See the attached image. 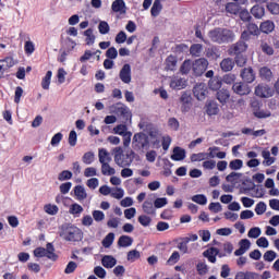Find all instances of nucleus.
I'll list each match as a JSON object with an SVG mask.
<instances>
[{
	"mask_svg": "<svg viewBox=\"0 0 279 279\" xmlns=\"http://www.w3.org/2000/svg\"><path fill=\"white\" fill-rule=\"evenodd\" d=\"M208 38L211 43H217L218 45L232 43V40H234V32L228 28L218 27L208 32Z\"/></svg>",
	"mask_w": 279,
	"mask_h": 279,
	"instance_id": "nucleus-1",
	"label": "nucleus"
},
{
	"mask_svg": "<svg viewBox=\"0 0 279 279\" xmlns=\"http://www.w3.org/2000/svg\"><path fill=\"white\" fill-rule=\"evenodd\" d=\"M60 236L65 241H82L84 233L75 226L64 225L61 227Z\"/></svg>",
	"mask_w": 279,
	"mask_h": 279,
	"instance_id": "nucleus-2",
	"label": "nucleus"
},
{
	"mask_svg": "<svg viewBox=\"0 0 279 279\" xmlns=\"http://www.w3.org/2000/svg\"><path fill=\"white\" fill-rule=\"evenodd\" d=\"M132 148L134 151L145 154L149 149V136L145 133H136L133 136Z\"/></svg>",
	"mask_w": 279,
	"mask_h": 279,
	"instance_id": "nucleus-3",
	"label": "nucleus"
},
{
	"mask_svg": "<svg viewBox=\"0 0 279 279\" xmlns=\"http://www.w3.org/2000/svg\"><path fill=\"white\" fill-rule=\"evenodd\" d=\"M34 256L36 258H49V260H58V255H56V248L53 244L48 243L45 247H37L34 250Z\"/></svg>",
	"mask_w": 279,
	"mask_h": 279,
	"instance_id": "nucleus-4",
	"label": "nucleus"
},
{
	"mask_svg": "<svg viewBox=\"0 0 279 279\" xmlns=\"http://www.w3.org/2000/svg\"><path fill=\"white\" fill-rule=\"evenodd\" d=\"M135 153L134 150H129L126 153H122L121 155H114V162L118 167L125 168L130 167L132 162H134L135 158Z\"/></svg>",
	"mask_w": 279,
	"mask_h": 279,
	"instance_id": "nucleus-5",
	"label": "nucleus"
},
{
	"mask_svg": "<svg viewBox=\"0 0 279 279\" xmlns=\"http://www.w3.org/2000/svg\"><path fill=\"white\" fill-rule=\"evenodd\" d=\"M208 151L192 154L190 157L191 162H203V160H208V158H215V151H219V147H209Z\"/></svg>",
	"mask_w": 279,
	"mask_h": 279,
	"instance_id": "nucleus-6",
	"label": "nucleus"
},
{
	"mask_svg": "<svg viewBox=\"0 0 279 279\" xmlns=\"http://www.w3.org/2000/svg\"><path fill=\"white\" fill-rule=\"evenodd\" d=\"M206 69H208V60L205 58L196 59L192 62V71L197 77L204 75V73H206Z\"/></svg>",
	"mask_w": 279,
	"mask_h": 279,
	"instance_id": "nucleus-7",
	"label": "nucleus"
},
{
	"mask_svg": "<svg viewBox=\"0 0 279 279\" xmlns=\"http://www.w3.org/2000/svg\"><path fill=\"white\" fill-rule=\"evenodd\" d=\"M255 95L262 99H268L269 97H274V89L268 85L259 84L255 87Z\"/></svg>",
	"mask_w": 279,
	"mask_h": 279,
	"instance_id": "nucleus-8",
	"label": "nucleus"
},
{
	"mask_svg": "<svg viewBox=\"0 0 279 279\" xmlns=\"http://www.w3.org/2000/svg\"><path fill=\"white\" fill-rule=\"evenodd\" d=\"M203 256L208 259L209 263H217V256H219V258H223V256H226V254L220 253L219 248L217 247H209L206 251L203 252Z\"/></svg>",
	"mask_w": 279,
	"mask_h": 279,
	"instance_id": "nucleus-9",
	"label": "nucleus"
},
{
	"mask_svg": "<svg viewBox=\"0 0 279 279\" xmlns=\"http://www.w3.org/2000/svg\"><path fill=\"white\" fill-rule=\"evenodd\" d=\"M232 90H233V93H235V95H240L243 97V96L250 95V93H252V87H250V85L246 83L239 82V83L233 84Z\"/></svg>",
	"mask_w": 279,
	"mask_h": 279,
	"instance_id": "nucleus-10",
	"label": "nucleus"
},
{
	"mask_svg": "<svg viewBox=\"0 0 279 279\" xmlns=\"http://www.w3.org/2000/svg\"><path fill=\"white\" fill-rule=\"evenodd\" d=\"M194 97L198 99V101H204L206 99V95H208V87L205 83L196 84L193 89Z\"/></svg>",
	"mask_w": 279,
	"mask_h": 279,
	"instance_id": "nucleus-11",
	"label": "nucleus"
},
{
	"mask_svg": "<svg viewBox=\"0 0 279 279\" xmlns=\"http://www.w3.org/2000/svg\"><path fill=\"white\" fill-rule=\"evenodd\" d=\"M119 77L123 84H130L132 82V66L125 63L120 70Z\"/></svg>",
	"mask_w": 279,
	"mask_h": 279,
	"instance_id": "nucleus-12",
	"label": "nucleus"
},
{
	"mask_svg": "<svg viewBox=\"0 0 279 279\" xmlns=\"http://www.w3.org/2000/svg\"><path fill=\"white\" fill-rule=\"evenodd\" d=\"M243 51H247V46L244 41H238L236 44L232 45L229 49L230 56H241Z\"/></svg>",
	"mask_w": 279,
	"mask_h": 279,
	"instance_id": "nucleus-13",
	"label": "nucleus"
},
{
	"mask_svg": "<svg viewBox=\"0 0 279 279\" xmlns=\"http://www.w3.org/2000/svg\"><path fill=\"white\" fill-rule=\"evenodd\" d=\"M14 66V59L11 57H7L5 59L0 60V80L3 77V74L8 69H12Z\"/></svg>",
	"mask_w": 279,
	"mask_h": 279,
	"instance_id": "nucleus-14",
	"label": "nucleus"
},
{
	"mask_svg": "<svg viewBox=\"0 0 279 279\" xmlns=\"http://www.w3.org/2000/svg\"><path fill=\"white\" fill-rule=\"evenodd\" d=\"M241 77L246 84H252L256 80V74L252 68H245L241 72Z\"/></svg>",
	"mask_w": 279,
	"mask_h": 279,
	"instance_id": "nucleus-15",
	"label": "nucleus"
},
{
	"mask_svg": "<svg viewBox=\"0 0 279 279\" xmlns=\"http://www.w3.org/2000/svg\"><path fill=\"white\" fill-rule=\"evenodd\" d=\"M205 108L208 117L219 114V105L215 100H207Z\"/></svg>",
	"mask_w": 279,
	"mask_h": 279,
	"instance_id": "nucleus-16",
	"label": "nucleus"
},
{
	"mask_svg": "<svg viewBox=\"0 0 279 279\" xmlns=\"http://www.w3.org/2000/svg\"><path fill=\"white\" fill-rule=\"evenodd\" d=\"M98 160L100 165L112 162V156L106 148H99L98 150Z\"/></svg>",
	"mask_w": 279,
	"mask_h": 279,
	"instance_id": "nucleus-17",
	"label": "nucleus"
},
{
	"mask_svg": "<svg viewBox=\"0 0 279 279\" xmlns=\"http://www.w3.org/2000/svg\"><path fill=\"white\" fill-rule=\"evenodd\" d=\"M186 158V150L180 146L173 148V154L171 155V160L180 162Z\"/></svg>",
	"mask_w": 279,
	"mask_h": 279,
	"instance_id": "nucleus-18",
	"label": "nucleus"
},
{
	"mask_svg": "<svg viewBox=\"0 0 279 279\" xmlns=\"http://www.w3.org/2000/svg\"><path fill=\"white\" fill-rule=\"evenodd\" d=\"M239 245L240 247L234 252V256H243V254H245V252L252 247V242H250L247 239H243L240 241Z\"/></svg>",
	"mask_w": 279,
	"mask_h": 279,
	"instance_id": "nucleus-19",
	"label": "nucleus"
},
{
	"mask_svg": "<svg viewBox=\"0 0 279 279\" xmlns=\"http://www.w3.org/2000/svg\"><path fill=\"white\" fill-rule=\"evenodd\" d=\"M143 211L146 215H156V206L154 205V199L148 198L142 205Z\"/></svg>",
	"mask_w": 279,
	"mask_h": 279,
	"instance_id": "nucleus-20",
	"label": "nucleus"
},
{
	"mask_svg": "<svg viewBox=\"0 0 279 279\" xmlns=\"http://www.w3.org/2000/svg\"><path fill=\"white\" fill-rule=\"evenodd\" d=\"M111 10L113 12H119L120 14H125L128 8L125 7V1L114 0L111 4Z\"/></svg>",
	"mask_w": 279,
	"mask_h": 279,
	"instance_id": "nucleus-21",
	"label": "nucleus"
},
{
	"mask_svg": "<svg viewBox=\"0 0 279 279\" xmlns=\"http://www.w3.org/2000/svg\"><path fill=\"white\" fill-rule=\"evenodd\" d=\"M74 195L78 202H84L88 194L86 193V189L83 185H76L74 187Z\"/></svg>",
	"mask_w": 279,
	"mask_h": 279,
	"instance_id": "nucleus-22",
	"label": "nucleus"
},
{
	"mask_svg": "<svg viewBox=\"0 0 279 279\" xmlns=\"http://www.w3.org/2000/svg\"><path fill=\"white\" fill-rule=\"evenodd\" d=\"M101 265L106 267V269H112L114 265H117V258L112 255H105L101 259Z\"/></svg>",
	"mask_w": 279,
	"mask_h": 279,
	"instance_id": "nucleus-23",
	"label": "nucleus"
},
{
	"mask_svg": "<svg viewBox=\"0 0 279 279\" xmlns=\"http://www.w3.org/2000/svg\"><path fill=\"white\" fill-rule=\"evenodd\" d=\"M220 69L225 73H228L229 71H232L234 69V60L230 58H226L220 62Z\"/></svg>",
	"mask_w": 279,
	"mask_h": 279,
	"instance_id": "nucleus-24",
	"label": "nucleus"
},
{
	"mask_svg": "<svg viewBox=\"0 0 279 279\" xmlns=\"http://www.w3.org/2000/svg\"><path fill=\"white\" fill-rule=\"evenodd\" d=\"M170 87L174 90H182V88H186V80L184 78H173L170 82Z\"/></svg>",
	"mask_w": 279,
	"mask_h": 279,
	"instance_id": "nucleus-25",
	"label": "nucleus"
},
{
	"mask_svg": "<svg viewBox=\"0 0 279 279\" xmlns=\"http://www.w3.org/2000/svg\"><path fill=\"white\" fill-rule=\"evenodd\" d=\"M262 157L264 158V167H271V165L276 162V157H271V153L269 150H263Z\"/></svg>",
	"mask_w": 279,
	"mask_h": 279,
	"instance_id": "nucleus-26",
	"label": "nucleus"
},
{
	"mask_svg": "<svg viewBox=\"0 0 279 279\" xmlns=\"http://www.w3.org/2000/svg\"><path fill=\"white\" fill-rule=\"evenodd\" d=\"M259 29L264 34H271V32H274V29H276V24H274L272 21L268 20L260 24Z\"/></svg>",
	"mask_w": 279,
	"mask_h": 279,
	"instance_id": "nucleus-27",
	"label": "nucleus"
},
{
	"mask_svg": "<svg viewBox=\"0 0 279 279\" xmlns=\"http://www.w3.org/2000/svg\"><path fill=\"white\" fill-rule=\"evenodd\" d=\"M259 77L262 80H265L266 82H271V78L274 77V73L269 68L264 66V68H260L259 70Z\"/></svg>",
	"mask_w": 279,
	"mask_h": 279,
	"instance_id": "nucleus-28",
	"label": "nucleus"
},
{
	"mask_svg": "<svg viewBox=\"0 0 279 279\" xmlns=\"http://www.w3.org/2000/svg\"><path fill=\"white\" fill-rule=\"evenodd\" d=\"M134 243V239L129 235H121L118 240V245L120 247H130Z\"/></svg>",
	"mask_w": 279,
	"mask_h": 279,
	"instance_id": "nucleus-29",
	"label": "nucleus"
},
{
	"mask_svg": "<svg viewBox=\"0 0 279 279\" xmlns=\"http://www.w3.org/2000/svg\"><path fill=\"white\" fill-rule=\"evenodd\" d=\"M69 213L74 217H80L84 213V207L77 203H74L70 206Z\"/></svg>",
	"mask_w": 279,
	"mask_h": 279,
	"instance_id": "nucleus-30",
	"label": "nucleus"
},
{
	"mask_svg": "<svg viewBox=\"0 0 279 279\" xmlns=\"http://www.w3.org/2000/svg\"><path fill=\"white\" fill-rule=\"evenodd\" d=\"M162 12V2L161 0H155L150 9L151 16L156 17Z\"/></svg>",
	"mask_w": 279,
	"mask_h": 279,
	"instance_id": "nucleus-31",
	"label": "nucleus"
},
{
	"mask_svg": "<svg viewBox=\"0 0 279 279\" xmlns=\"http://www.w3.org/2000/svg\"><path fill=\"white\" fill-rule=\"evenodd\" d=\"M216 97L220 104H228V99H230V92H228V89H220L217 92Z\"/></svg>",
	"mask_w": 279,
	"mask_h": 279,
	"instance_id": "nucleus-32",
	"label": "nucleus"
},
{
	"mask_svg": "<svg viewBox=\"0 0 279 279\" xmlns=\"http://www.w3.org/2000/svg\"><path fill=\"white\" fill-rule=\"evenodd\" d=\"M251 14H253V16L255 19H263V16H265V8L260 7V5H254L251 9Z\"/></svg>",
	"mask_w": 279,
	"mask_h": 279,
	"instance_id": "nucleus-33",
	"label": "nucleus"
},
{
	"mask_svg": "<svg viewBox=\"0 0 279 279\" xmlns=\"http://www.w3.org/2000/svg\"><path fill=\"white\" fill-rule=\"evenodd\" d=\"M202 51H204V47L201 44H194L190 48V53L194 58H199V56H202Z\"/></svg>",
	"mask_w": 279,
	"mask_h": 279,
	"instance_id": "nucleus-34",
	"label": "nucleus"
},
{
	"mask_svg": "<svg viewBox=\"0 0 279 279\" xmlns=\"http://www.w3.org/2000/svg\"><path fill=\"white\" fill-rule=\"evenodd\" d=\"M235 279H260V275L256 272H238Z\"/></svg>",
	"mask_w": 279,
	"mask_h": 279,
	"instance_id": "nucleus-35",
	"label": "nucleus"
},
{
	"mask_svg": "<svg viewBox=\"0 0 279 279\" xmlns=\"http://www.w3.org/2000/svg\"><path fill=\"white\" fill-rule=\"evenodd\" d=\"M100 171L102 175H114L117 173V170L110 163H101Z\"/></svg>",
	"mask_w": 279,
	"mask_h": 279,
	"instance_id": "nucleus-36",
	"label": "nucleus"
},
{
	"mask_svg": "<svg viewBox=\"0 0 279 279\" xmlns=\"http://www.w3.org/2000/svg\"><path fill=\"white\" fill-rule=\"evenodd\" d=\"M192 202L199 204V206H206V204H208V198L204 194H196L192 196Z\"/></svg>",
	"mask_w": 279,
	"mask_h": 279,
	"instance_id": "nucleus-37",
	"label": "nucleus"
},
{
	"mask_svg": "<svg viewBox=\"0 0 279 279\" xmlns=\"http://www.w3.org/2000/svg\"><path fill=\"white\" fill-rule=\"evenodd\" d=\"M83 35L85 36L86 45H95V34H93V28L86 29Z\"/></svg>",
	"mask_w": 279,
	"mask_h": 279,
	"instance_id": "nucleus-38",
	"label": "nucleus"
},
{
	"mask_svg": "<svg viewBox=\"0 0 279 279\" xmlns=\"http://www.w3.org/2000/svg\"><path fill=\"white\" fill-rule=\"evenodd\" d=\"M53 75V72L48 71L45 75V77L41 81V87L44 90H49V86L51 85V76Z\"/></svg>",
	"mask_w": 279,
	"mask_h": 279,
	"instance_id": "nucleus-39",
	"label": "nucleus"
},
{
	"mask_svg": "<svg viewBox=\"0 0 279 279\" xmlns=\"http://www.w3.org/2000/svg\"><path fill=\"white\" fill-rule=\"evenodd\" d=\"M208 86L210 90H219V88L222 86V81L220 77H214L209 81Z\"/></svg>",
	"mask_w": 279,
	"mask_h": 279,
	"instance_id": "nucleus-40",
	"label": "nucleus"
},
{
	"mask_svg": "<svg viewBox=\"0 0 279 279\" xmlns=\"http://www.w3.org/2000/svg\"><path fill=\"white\" fill-rule=\"evenodd\" d=\"M178 64V60L173 56H169L166 60V69L168 71H175V66Z\"/></svg>",
	"mask_w": 279,
	"mask_h": 279,
	"instance_id": "nucleus-41",
	"label": "nucleus"
},
{
	"mask_svg": "<svg viewBox=\"0 0 279 279\" xmlns=\"http://www.w3.org/2000/svg\"><path fill=\"white\" fill-rule=\"evenodd\" d=\"M253 114L257 119H267L268 117H271V111L263 110V109H254Z\"/></svg>",
	"mask_w": 279,
	"mask_h": 279,
	"instance_id": "nucleus-42",
	"label": "nucleus"
},
{
	"mask_svg": "<svg viewBox=\"0 0 279 279\" xmlns=\"http://www.w3.org/2000/svg\"><path fill=\"white\" fill-rule=\"evenodd\" d=\"M191 69L193 70V62L191 60H185L182 63L180 71L183 75H187V73H191Z\"/></svg>",
	"mask_w": 279,
	"mask_h": 279,
	"instance_id": "nucleus-43",
	"label": "nucleus"
},
{
	"mask_svg": "<svg viewBox=\"0 0 279 279\" xmlns=\"http://www.w3.org/2000/svg\"><path fill=\"white\" fill-rule=\"evenodd\" d=\"M177 247L182 254H191V251L189 250V242L184 238L178 243Z\"/></svg>",
	"mask_w": 279,
	"mask_h": 279,
	"instance_id": "nucleus-44",
	"label": "nucleus"
},
{
	"mask_svg": "<svg viewBox=\"0 0 279 279\" xmlns=\"http://www.w3.org/2000/svg\"><path fill=\"white\" fill-rule=\"evenodd\" d=\"M125 195V191L121 187L111 189V197L114 199H123V196Z\"/></svg>",
	"mask_w": 279,
	"mask_h": 279,
	"instance_id": "nucleus-45",
	"label": "nucleus"
},
{
	"mask_svg": "<svg viewBox=\"0 0 279 279\" xmlns=\"http://www.w3.org/2000/svg\"><path fill=\"white\" fill-rule=\"evenodd\" d=\"M229 169H231L232 171H239V169H243V160L241 159L231 160L229 163Z\"/></svg>",
	"mask_w": 279,
	"mask_h": 279,
	"instance_id": "nucleus-46",
	"label": "nucleus"
},
{
	"mask_svg": "<svg viewBox=\"0 0 279 279\" xmlns=\"http://www.w3.org/2000/svg\"><path fill=\"white\" fill-rule=\"evenodd\" d=\"M82 160L85 165H93V162H95V153L93 151L85 153L83 155Z\"/></svg>",
	"mask_w": 279,
	"mask_h": 279,
	"instance_id": "nucleus-47",
	"label": "nucleus"
},
{
	"mask_svg": "<svg viewBox=\"0 0 279 279\" xmlns=\"http://www.w3.org/2000/svg\"><path fill=\"white\" fill-rule=\"evenodd\" d=\"M196 269H197L199 276H206V274H208L209 268L205 262H199L196 265Z\"/></svg>",
	"mask_w": 279,
	"mask_h": 279,
	"instance_id": "nucleus-48",
	"label": "nucleus"
},
{
	"mask_svg": "<svg viewBox=\"0 0 279 279\" xmlns=\"http://www.w3.org/2000/svg\"><path fill=\"white\" fill-rule=\"evenodd\" d=\"M114 134H119V136H125V134H129L128 126L124 124H119L116 128H113Z\"/></svg>",
	"mask_w": 279,
	"mask_h": 279,
	"instance_id": "nucleus-49",
	"label": "nucleus"
},
{
	"mask_svg": "<svg viewBox=\"0 0 279 279\" xmlns=\"http://www.w3.org/2000/svg\"><path fill=\"white\" fill-rule=\"evenodd\" d=\"M98 32L102 35L109 34L110 32V25L106 21H100L98 24Z\"/></svg>",
	"mask_w": 279,
	"mask_h": 279,
	"instance_id": "nucleus-50",
	"label": "nucleus"
},
{
	"mask_svg": "<svg viewBox=\"0 0 279 279\" xmlns=\"http://www.w3.org/2000/svg\"><path fill=\"white\" fill-rule=\"evenodd\" d=\"M240 179H241V173L239 172H231L226 178L227 182H230L231 184H236V182H239Z\"/></svg>",
	"mask_w": 279,
	"mask_h": 279,
	"instance_id": "nucleus-51",
	"label": "nucleus"
},
{
	"mask_svg": "<svg viewBox=\"0 0 279 279\" xmlns=\"http://www.w3.org/2000/svg\"><path fill=\"white\" fill-rule=\"evenodd\" d=\"M112 243H114V233H109L105 236V239L102 240V245L108 248L112 245Z\"/></svg>",
	"mask_w": 279,
	"mask_h": 279,
	"instance_id": "nucleus-52",
	"label": "nucleus"
},
{
	"mask_svg": "<svg viewBox=\"0 0 279 279\" xmlns=\"http://www.w3.org/2000/svg\"><path fill=\"white\" fill-rule=\"evenodd\" d=\"M44 210L45 213H47V215H56L60 209L58 208L57 205H51V204H47L44 206Z\"/></svg>",
	"mask_w": 279,
	"mask_h": 279,
	"instance_id": "nucleus-53",
	"label": "nucleus"
},
{
	"mask_svg": "<svg viewBox=\"0 0 279 279\" xmlns=\"http://www.w3.org/2000/svg\"><path fill=\"white\" fill-rule=\"evenodd\" d=\"M226 10L229 14H239V4L234 3V2H229L226 5Z\"/></svg>",
	"mask_w": 279,
	"mask_h": 279,
	"instance_id": "nucleus-54",
	"label": "nucleus"
},
{
	"mask_svg": "<svg viewBox=\"0 0 279 279\" xmlns=\"http://www.w3.org/2000/svg\"><path fill=\"white\" fill-rule=\"evenodd\" d=\"M153 203L155 208H165V206L169 204V201L167 199V197H160V198H156Z\"/></svg>",
	"mask_w": 279,
	"mask_h": 279,
	"instance_id": "nucleus-55",
	"label": "nucleus"
},
{
	"mask_svg": "<svg viewBox=\"0 0 279 279\" xmlns=\"http://www.w3.org/2000/svg\"><path fill=\"white\" fill-rule=\"evenodd\" d=\"M140 258H141V252H138L137 250H132L128 253V260H130L131 263H134Z\"/></svg>",
	"mask_w": 279,
	"mask_h": 279,
	"instance_id": "nucleus-56",
	"label": "nucleus"
},
{
	"mask_svg": "<svg viewBox=\"0 0 279 279\" xmlns=\"http://www.w3.org/2000/svg\"><path fill=\"white\" fill-rule=\"evenodd\" d=\"M260 234H262L260 228L254 227V228L250 229L247 236H248V239H258V236H260Z\"/></svg>",
	"mask_w": 279,
	"mask_h": 279,
	"instance_id": "nucleus-57",
	"label": "nucleus"
},
{
	"mask_svg": "<svg viewBox=\"0 0 279 279\" xmlns=\"http://www.w3.org/2000/svg\"><path fill=\"white\" fill-rule=\"evenodd\" d=\"M215 167H217V161L209 159L203 162V169H206L208 171H213V169H215Z\"/></svg>",
	"mask_w": 279,
	"mask_h": 279,
	"instance_id": "nucleus-58",
	"label": "nucleus"
},
{
	"mask_svg": "<svg viewBox=\"0 0 279 279\" xmlns=\"http://www.w3.org/2000/svg\"><path fill=\"white\" fill-rule=\"evenodd\" d=\"M57 77L59 84H64V82L66 81V71L64 70V68H60L58 70Z\"/></svg>",
	"mask_w": 279,
	"mask_h": 279,
	"instance_id": "nucleus-59",
	"label": "nucleus"
},
{
	"mask_svg": "<svg viewBox=\"0 0 279 279\" xmlns=\"http://www.w3.org/2000/svg\"><path fill=\"white\" fill-rule=\"evenodd\" d=\"M267 210V204H265L264 202H259L256 206H255V213L256 215H265V211Z\"/></svg>",
	"mask_w": 279,
	"mask_h": 279,
	"instance_id": "nucleus-60",
	"label": "nucleus"
},
{
	"mask_svg": "<svg viewBox=\"0 0 279 279\" xmlns=\"http://www.w3.org/2000/svg\"><path fill=\"white\" fill-rule=\"evenodd\" d=\"M180 260V253L178 251H174L169 259L167 260L168 265H175Z\"/></svg>",
	"mask_w": 279,
	"mask_h": 279,
	"instance_id": "nucleus-61",
	"label": "nucleus"
},
{
	"mask_svg": "<svg viewBox=\"0 0 279 279\" xmlns=\"http://www.w3.org/2000/svg\"><path fill=\"white\" fill-rule=\"evenodd\" d=\"M198 236H201V239H202V241H204V243H208V241H210V231L199 230Z\"/></svg>",
	"mask_w": 279,
	"mask_h": 279,
	"instance_id": "nucleus-62",
	"label": "nucleus"
},
{
	"mask_svg": "<svg viewBox=\"0 0 279 279\" xmlns=\"http://www.w3.org/2000/svg\"><path fill=\"white\" fill-rule=\"evenodd\" d=\"M86 184H87L88 189H92L93 191H95V189H97V186H99V179H97V178L88 179Z\"/></svg>",
	"mask_w": 279,
	"mask_h": 279,
	"instance_id": "nucleus-63",
	"label": "nucleus"
},
{
	"mask_svg": "<svg viewBox=\"0 0 279 279\" xmlns=\"http://www.w3.org/2000/svg\"><path fill=\"white\" fill-rule=\"evenodd\" d=\"M267 9L270 11V14H279V4L276 2H270Z\"/></svg>",
	"mask_w": 279,
	"mask_h": 279,
	"instance_id": "nucleus-64",
	"label": "nucleus"
}]
</instances>
